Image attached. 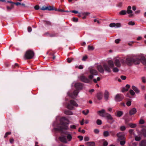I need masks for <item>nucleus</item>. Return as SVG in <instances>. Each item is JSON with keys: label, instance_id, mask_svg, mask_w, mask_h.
I'll use <instances>...</instances> for the list:
<instances>
[{"label": "nucleus", "instance_id": "1", "mask_svg": "<svg viewBox=\"0 0 146 146\" xmlns=\"http://www.w3.org/2000/svg\"><path fill=\"white\" fill-rule=\"evenodd\" d=\"M141 61L142 64L146 66V58L144 57H141V59L139 57H128L126 58L125 62L128 66H131L133 64H139Z\"/></svg>", "mask_w": 146, "mask_h": 146}, {"label": "nucleus", "instance_id": "2", "mask_svg": "<svg viewBox=\"0 0 146 146\" xmlns=\"http://www.w3.org/2000/svg\"><path fill=\"white\" fill-rule=\"evenodd\" d=\"M108 62L109 66L106 64H104L103 66L101 65L98 66L97 69L99 72L102 73H104V70L107 72L110 73L111 72L110 68H113L114 67L113 62L112 60H109Z\"/></svg>", "mask_w": 146, "mask_h": 146}, {"label": "nucleus", "instance_id": "3", "mask_svg": "<svg viewBox=\"0 0 146 146\" xmlns=\"http://www.w3.org/2000/svg\"><path fill=\"white\" fill-rule=\"evenodd\" d=\"M34 55V53L32 50H27L25 54V57L27 59H32Z\"/></svg>", "mask_w": 146, "mask_h": 146}, {"label": "nucleus", "instance_id": "4", "mask_svg": "<svg viewBox=\"0 0 146 146\" xmlns=\"http://www.w3.org/2000/svg\"><path fill=\"white\" fill-rule=\"evenodd\" d=\"M65 119V118L64 117H63L62 119V121L61 122V126L58 128V129L59 130H66L68 129V123H66L62 122V121Z\"/></svg>", "mask_w": 146, "mask_h": 146}, {"label": "nucleus", "instance_id": "5", "mask_svg": "<svg viewBox=\"0 0 146 146\" xmlns=\"http://www.w3.org/2000/svg\"><path fill=\"white\" fill-rule=\"evenodd\" d=\"M90 72L92 74L89 76V78L90 79H92L93 78V75H96L98 74L97 71L96 70L92 68H91L90 69Z\"/></svg>", "mask_w": 146, "mask_h": 146}, {"label": "nucleus", "instance_id": "6", "mask_svg": "<svg viewBox=\"0 0 146 146\" xmlns=\"http://www.w3.org/2000/svg\"><path fill=\"white\" fill-rule=\"evenodd\" d=\"M74 86L77 90H81L83 88V85L81 83L76 82L74 84Z\"/></svg>", "mask_w": 146, "mask_h": 146}, {"label": "nucleus", "instance_id": "7", "mask_svg": "<svg viewBox=\"0 0 146 146\" xmlns=\"http://www.w3.org/2000/svg\"><path fill=\"white\" fill-rule=\"evenodd\" d=\"M123 98V96L120 94H117L115 97V100L116 102H119Z\"/></svg>", "mask_w": 146, "mask_h": 146}, {"label": "nucleus", "instance_id": "8", "mask_svg": "<svg viewBox=\"0 0 146 146\" xmlns=\"http://www.w3.org/2000/svg\"><path fill=\"white\" fill-rule=\"evenodd\" d=\"M78 94V92H70L68 93V94L69 96L72 98H74L76 97Z\"/></svg>", "mask_w": 146, "mask_h": 146}, {"label": "nucleus", "instance_id": "9", "mask_svg": "<svg viewBox=\"0 0 146 146\" xmlns=\"http://www.w3.org/2000/svg\"><path fill=\"white\" fill-rule=\"evenodd\" d=\"M97 113L100 116L104 117L105 113H106V112L105 110L102 109L98 111Z\"/></svg>", "mask_w": 146, "mask_h": 146}, {"label": "nucleus", "instance_id": "10", "mask_svg": "<svg viewBox=\"0 0 146 146\" xmlns=\"http://www.w3.org/2000/svg\"><path fill=\"white\" fill-rule=\"evenodd\" d=\"M104 117H106L107 120L112 121H114L111 115L107 113H105V115H104Z\"/></svg>", "mask_w": 146, "mask_h": 146}, {"label": "nucleus", "instance_id": "11", "mask_svg": "<svg viewBox=\"0 0 146 146\" xmlns=\"http://www.w3.org/2000/svg\"><path fill=\"white\" fill-rule=\"evenodd\" d=\"M80 79L82 81L84 82L88 83L90 81L88 79L83 76H81Z\"/></svg>", "mask_w": 146, "mask_h": 146}, {"label": "nucleus", "instance_id": "12", "mask_svg": "<svg viewBox=\"0 0 146 146\" xmlns=\"http://www.w3.org/2000/svg\"><path fill=\"white\" fill-rule=\"evenodd\" d=\"M122 60L121 59L120 61L117 59H116L114 61V63L115 65L118 67H119L121 66L120 62H123Z\"/></svg>", "mask_w": 146, "mask_h": 146}, {"label": "nucleus", "instance_id": "13", "mask_svg": "<svg viewBox=\"0 0 146 146\" xmlns=\"http://www.w3.org/2000/svg\"><path fill=\"white\" fill-rule=\"evenodd\" d=\"M109 26L111 27H121V24L119 23H111L110 24Z\"/></svg>", "mask_w": 146, "mask_h": 146}, {"label": "nucleus", "instance_id": "14", "mask_svg": "<svg viewBox=\"0 0 146 146\" xmlns=\"http://www.w3.org/2000/svg\"><path fill=\"white\" fill-rule=\"evenodd\" d=\"M59 139L60 141L63 143H67V140L65 137L64 136L59 137Z\"/></svg>", "mask_w": 146, "mask_h": 146}, {"label": "nucleus", "instance_id": "15", "mask_svg": "<svg viewBox=\"0 0 146 146\" xmlns=\"http://www.w3.org/2000/svg\"><path fill=\"white\" fill-rule=\"evenodd\" d=\"M137 112V110L136 108H133L131 109L129 112L130 115H132L135 114Z\"/></svg>", "mask_w": 146, "mask_h": 146}, {"label": "nucleus", "instance_id": "16", "mask_svg": "<svg viewBox=\"0 0 146 146\" xmlns=\"http://www.w3.org/2000/svg\"><path fill=\"white\" fill-rule=\"evenodd\" d=\"M117 135L121 139H124V135L122 133L119 132L117 133Z\"/></svg>", "mask_w": 146, "mask_h": 146}, {"label": "nucleus", "instance_id": "17", "mask_svg": "<svg viewBox=\"0 0 146 146\" xmlns=\"http://www.w3.org/2000/svg\"><path fill=\"white\" fill-rule=\"evenodd\" d=\"M125 87H125L123 88L121 91H128L130 87V86L129 85L127 84L125 86Z\"/></svg>", "mask_w": 146, "mask_h": 146}, {"label": "nucleus", "instance_id": "18", "mask_svg": "<svg viewBox=\"0 0 146 146\" xmlns=\"http://www.w3.org/2000/svg\"><path fill=\"white\" fill-rule=\"evenodd\" d=\"M109 93L108 92H106L104 94V98L106 101L108 99Z\"/></svg>", "mask_w": 146, "mask_h": 146}, {"label": "nucleus", "instance_id": "19", "mask_svg": "<svg viewBox=\"0 0 146 146\" xmlns=\"http://www.w3.org/2000/svg\"><path fill=\"white\" fill-rule=\"evenodd\" d=\"M86 145L87 146H94L95 145V143L94 142H89L86 143Z\"/></svg>", "mask_w": 146, "mask_h": 146}, {"label": "nucleus", "instance_id": "20", "mask_svg": "<svg viewBox=\"0 0 146 146\" xmlns=\"http://www.w3.org/2000/svg\"><path fill=\"white\" fill-rule=\"evenodd\" d=\"M67 135L66 136L67 140V141H70L72 138V135L69 134H67Z\"/></svg>", "mask_w": 146, "mask_h": 146}, {"label": "nucleus", "instance_id": "21", "mask_svg": "<svg viewBox=\"0 0 146 146\" xmlns=\"http://www.w3.org/2000/svg\"><path fill=\"white\" fill-rule=\"evenodd\" d=\"M70 104L72 105L73 106H75L76 107L78 106V104L76 103V102L73 100H71L70 101Z\"/></svg>", "mask_w": 146, "mask_h": 146}, {"label": "nucleus", "instance_id": "22", "mask_svg": "<svg viewBox=\"0 0 146 146\" xmlns=\"http://www.w3.org/2000/svg\"><path fill=\"white\" fill-rule=\"evenodd\" d=\"M131 7L130 6H129L127 8V13L128 14L132 13L133 12L131 10Z\"/></svg>", "mask_w": 146, "mask_h": 146}, {"label": "nucleus", "instance_id": "23", "mask_svg": "<svg viewBox=\"0 0 146 146\" xmlns=\"http://www.w3.org/2000/svg\"><path fill=\"white\" fill-rule=\"evenodd\" d=\"M97 97L98 100H101L102 98V95L101 93H98L97 95Z\"/></svg>", "mask_w": 146, "mask_h": 146}, {"label": "nucleus", "instance_id": "24", "mask_svg": "<svg viewBox=\"0 0 146 146\" xmlns=\"http://www.w3.org/2000/svg\"><path fill=\"white\" fill-rule=\"evenodd\" d=\"M135 94L134 92H128L127 95V97L131 98L130 95L132 96H133Z\"/></svg>", "mask_w": 146, "mask_h": 146}, {"label": "nucleus", "instance_id": "25", "mask_svg": "<svg viewBox=\"0 0 146 146\" xmlns=\"http://www.w3.org/2000/svg\"><path fill=\"white\" fill-rule=\"evenodd\" d=\"M116 113V116L117 117H119L122 115L123 113L121 111H117Z\"/></svg>", "mask_w": 146, "mask_h": 146}, {"label": "nucleus", "instance_id": "26", "mask_svg": "<svg viewBox=\"0 0 146 146\" xmlns=\"http://www.w3.org/2000/svg\"><path fill=\"white\" fill-rule=\"evenodd\" d=\"M129 125L132 128H134L135 127L137 126V125L136 124L133 123H130L129 124Z\"/></svg>", "mask_w": 146, "mask_h": 146}, {"label": "nucleus", "instance_id": "27", "mask_svg": "<svg viewBox=\"0 0 146 146\" xmlns=\"http://www.w3.org/2000/svg\"><path fill=\"white\" fill-rule=\"evenodd\" d=\"M47 10L49 11H51V10H55V8H54L53 6H49L47 7Z\"/></svg>", "mask_w": 146, "mask_h": 146}, {"label": "nucleus", "instance_id": "28", "mask_svg": "<svg viewBox=\"0 0 146 146\" xmlns=\"http://www.w3.org/2000/svg\"><path fill=\"white\" fill-rule=\"evenodd\" d=\"M131 88L134 91H139V90L138 88L136 86L133 85L132 86Z\"/></svg>", "mask_w": 146, "mask_h": 146}, {"label": "nucleus", "instance_id": "29", "mask_svg": "<svg viewBox=\"0 0 146 146\" xmlns=\"http://www.w3.org/2000/svg\"><path fill=\"white\" fill-rule=\"evenodd\" d=\"M103 135L104 137H107L110 135L108 131H104Z\"/></svg>", "mask_w": 146, "mask_h": 146}, {"label": "nucleus", "instance_id": "30", "mask_svg": "<svg viewBox=\"0 0 146 146\" xmlns=\"http://www.w3.org/2000/svg\"><path fill=\"white\" fill-rule=\"evenodd\" d=\"M126 11L125 10H122L119 13V14L121 15H126Z\"/></svg>", "mask_w": 146, "mask_h": 146}, {"label": "nucleus", "instance_id": "31", "mask_svg": "<svg viewBox=\"0 0 146 146\" xmlns=\"http://www.w3.org/2000/svg\"><path fill=\"white\" fill-rule=\"evenodd\" d=\"M67 108L70 110H72L73 108V106L70 103L67 105Z\"/></svg>", "mask_w": 146, "mask_h": 146}, {"label": "nucleus", "instance_id": "32", "mask_svg": "<svg viewBox=\"0 0 146 146\" xmlns=\"http://www.w3.org/2000/svg\"><path fill=\"white\" fill-rule=\"evenodd\" d=\"M65 113L68 115H72V112L69 110L65 111L64 112Z\"/></svg>", "mask_w": 146, "mask_h": 146}, {"label": "nucleus", "instance_id": "33", "mask_svg": "<svg viewBox=\"0 0 146 146\" xmlns=\"http://www.w3.org/2000/svg\"><path fill=\"white\" fill-rule=\"evenodd\" d=\"M129 132L131 135H135L133 131V130L130 129L129 130Z\"/></svg>", "mask_w": 146, "mask_h": 146}, {"label": "nucleus", "instance_id": "34", "mask_svg": "<svg viewBox=\"0 0 146 146\" xmlns=\"http://www.w3.org/2000/svg\"><path fill=\"white\" fill-rule=\"evenodd\" d=\"M89 112V111L88 110H87L86 111L83 110L82 111V113L85 115H87Z\"/></svg>", "mask_w": 146, "mask_h": 146}, {"label": "nucleus", "instance_id": "35", "mask_svg": "<svg viewBox=\"0 0 146 146\" xmlns=\"http://www.w3.org/2000/svg\"><path fill=\"white\" fill-rule=\"evenodd\" d=\"M113 71L114 72H117L119 71V69L117 67L113 68Z\"/></svg>", "mask_w": 146, "mask_h": 146}, {"label": "nucleus", "instance_id": "36", "mask_svg": "<svg viewBox=\"0 0 146 146\" xmlns=\"http://www.w3.org/2000/svg\"><path fill=\"white\" fill-rule=\"evenodd\" d=\"M120 129L121 131H124L125 130L126 127L124 126H122L120 127Z\"/></svg>", "mask_w": 146, "mask_h": 146}, {"label": "nucleus", "instance_id": "37", "mask_svg": "<svg viewBox=\"0 0 146 146\" xmlns=\"http://www.w3.org/2000/svg\"><path fill=\"white\" fill-rule=\"evenodd\" d=\"M96 123L98 125H100L102 123V121L100 119H97L96 121Z\"/></svg>", "mask_w": 146, "mask_h": 146}, {"label": "nucleus", "instance_id": "38", "mask_svg": "<svg viewBox=\"0 0 146 146\" xmlns=\"http://www.w3.org/2000/svg\"><path fill=\"white\" fill-rule=\"evenodd\" d=\"M141 80L142 82L143 83H145L146 82V78L143 76L141 78Z\"/></svg>", "mask_w": 146, "mask_h": 146}, {"label": "nucleus", "instance_id": "39", "mask_svg": "<svg viewBox=\"0 0 146 146\" xmlns=\"http://www.w3.org/2000/svg\"><path fill=\"white\" fill-rule=\"evenodd\" d=\"M88 48L89 50H93L94 49V47L90 45L88 46Z\"/></svg>", "mask_w": 146, "mask_h": 146}, {"label": "nucleus", "instance_id": "40", "mask_svg": "<svg viewBox=\"0 0 146 146\" xmlns=\"http://www.w3.org/2000/svg\"><path fill=\"white\" fill-rule=\"evenodd\" d=\"M11 134V132H8L6 133L4 135V137L5 138L7 137L8 135H10Z\"/></svg>", "mask_w": 146, "mask_h": 146}, {"label": "nucleus", "instance_id": "41", "mask_svg": "<svg viewBox=\"0 0 146 146\" xmlns=\"http://www.w3.org/2000/svg\"><path fill=\"white\" fill-rule=\"evenodd\" d=\"M49 36L50 37H54L56 36V34L55 33L50 34V35Z\"/></svg>", "mask_w": 146, "mask_h": 146}, {"label": "nucleus", "instance_id": "42", "mask_svg": "<svg viewBox=\"0 0 146 146\" xmlns=\"http://www.w3.org/2000/svg\"><path fill=\"white\" fill-rule=\"evenodd\" d=\"M44 22L47 25H51V23L49 21H44Z\"/></svg>", "mask_w": 146, "mask_h": 146}, {"label": "nucleus", "instance_id": "43", "mask_svg": "<svg viewBox=\"0 0 146 146\" xmlns=\"http://www.w3.org/2000/svg\"><path fill=\"white\" fill-rule=\"evenodd\" d=\"M47 7H45V6H44L40 8V9L42 10H47Z\"/></svg>", "mask_w": 146, "mask_h": 146}, {"label": "nucleus", "instance_id": "44", "mask_svg": "<svg viewBox=\"0 0 146 146\" xmlns=\"http://www.w3.org/2000/svg\"><path fill=\"white\" fill-rule=\"evenodd\" d=\"M135 139L136 141H139L141 139V137H140L135 136Z\"/></svg>", "mask_w": 146, "mask_h": 146}, {"label": "nucleus", "instance_id": "45", "mask_svg": "<svg viewBox=\"0 0 146 146\" xmlns=\"http://www.w3.org/2000/svg\"><path fill=\"white\" fill-rule=\"evenodd\" d=\"M144 122V121L143 119H141L139 122V123L141 124H143Z\"/></svg>", "mask_w": 146, "mask_h": 146}, {"label": "nucleus", "instance_id": "46", "mask_svg": "<svg viewBox=\"0 0 146 146\" xmlns=\"http://www.w3.org/2000/svg\"><path fill=\"white\" fill-rule=\"evenodd\" d=\"M128 24L129 25H135V23L134 22L132 21H129L128 23Z\"/></svg>", "mask_w": 146, "mask_h": 146}, {"label": "nucleus", "instance_id": "47", "mask_svg": "<svg viewBox=\"0 0 146 146\" xmlns=\"http://www.w3.org/2000/svg\"><path fill=\"white\" fill-rule=\"evenodd\" d=\"M73 60V58L70 59V58H68L67 59L68 62V63H70L71 62L72 60Z\"/></svg>", "mask_w": 146, "mask_h": 146}, {"label": "nucleus", "instance_id": "48", "mask_svg": "<svg viewBox=\"0 0 146 146\" xmlns=\"http://www.w3.org/2000/svg\"><path fill=\"white\" fill-rule=\"evenodd\" d=\"M120 39L119 38L116 39L115 40V42L117 44H118L119 43L120 41Z\"/></svg>", "mask_w": 146, "mask_h": 146}, {"label": "nucleus", "instance_id": "49", "mask_svg": "<svg viewBox=\"0 0 146 146\" xmlns=\"http://www.w3.org/2000/svg\"><path fill=\"white\" fill-rule=\"evenodd\" d=\"M12 9L9 6H7V10L8 11H11Z\"/></svg>", "mask_w": 146, "mask_h": 146}, {"label": "nucleus", "instance_id": "50", "mask_svg": "<svg viewBox=\"0 0 146 146\" xmlns=\"http://www.w3.org/2000/svg\"><path fill=\"white\" fill-rule=\"evenodd\" d=\"M72 19H73V21L74 22H77L78 21V19L77 18H76L75 17H73V18Z\"/></svg>", "mask_w": 146, "mask_h": 146}, {"label": "nucleus", "instance_id": "51", "mask_svg": "<svg viewBox=\"0 0 146 146\" xmlns=\"http://www.w3.org/2000/svg\"><path fill=\"white\" fill-rule=\"evenodd\" d=\"M121 78L123 80H125L126 78V77L125 76L122 75L120 76Z\"/></svg>", "mask_w": 146, "mask_h": 146}, {"label": "nucleus", "instance_id": "52", "mask_svg": "<svg viewBox=\"0 0 146 146\" xmlns=\"http://www.w3.org/2000/svg\"><path fill=\"white\" fill-rule=\"evenodd\" d=\"M35 9L36 10H38L40 8L39 6L38 5H36L34 7Z\"/></svg>", "mask_w": 146, "mask_h": 146}, {"label": "nucleus", "instance_id": "53", "mask_svg": "<svg viewBox=\"0 0 146 146\" xmlns=\"http://www.w3.org/2000/svg\"><path fill=\"white\" fill-rule=\"evenodd\" d=\"M84 140L85 141H87L89 140V138L88 137H85L84 138Z\"/></svg>", "mask_w": 146, "mask_h": 146}, {"label": "nucleus", "instance_id": "54", "mask_svg": "<svg viewBox=\"0 0 146 146\" xmlns=\"http://www.w3.org/2000/svg\"><path fill=\"white\" fill-rule=\"evenodd\" d=\"M87 56H85L83 57L82 59V61H85L87 58Z\"/></svg>", "mask_w": 146, "mask_h": 146}, {"label": "nucleus", "instance_id": "55", "mask_svg": "<svg viewBox=\"0 0 146 146\" xmlns=\"http://www.w3.org/2000/svg\"><path fill=\"white\" fill-rule=\"evenodd\" d=\"M94 132L95 133L98 134L99 133V131L98 129H96L94 130Z\"/></svg>", "mask_w": 146, "mask_h": 146}, {"label": "nucleus", "instance_id": "56", "mask_svg": "<svg viewBox=\"0 0 146 146\" xmlns=\"http://www.w3.org/2000/svg\"><path fill=\"white\" fill-rule=\"evenodd\" d=\"M131 104V102L130 101H128L127 102L126 105L128 106H130Z\"/></svg>", "mask_w": 146, "mask_h": 146}, {"label": "nucleus", "instance_id": "57", "mask_svg": "<svg viewBox=\"0 0 146 146\" xmlns=\"http://www.w3.org/2000/svg\"><path fill=\"white\" fill-rule=\"evenodd\" d=\"M70 127L72 129H75L76 128V126L74 125H70Z\"/></svg>", "mask_w": 146, "mask_h": 146}, {"label": "nucleus", "instance_id": "58", "mask_svg": "<svg viewBox=\"0 0 146 146\" xmlns=\"http://www.w3.org/2000/svg\"><path fill=\"white\" fill-rule=\"evenodd\" d=\"M32 29L31 27H28V32H31L32 31Z\"/></svg>", "mask_w": 146, "mask_h": 146}, {"label": "nucleus", "instance_id": "59", "mask_svg": "<svg viewBox=\"0 0 146 146\" xmlns=\"http://www.w3.org/2000/svg\"><path fill=\"white\" fill-rule=\"evenodd\" d=\"M55 11H60V12H64V11L62 9H55Z\"/></svg>", "mask_w": 146, "mask_h": 146}, {"label": "nucleus", "instance_id": "60", "mask_svg": "<svg viewBox=\"0 0 146 146\" xmlns=\"http://www.w3.org/2000/svg\"><path fill=\"white\" fill-rule=\"evenodd\" d=\"M141 88L142 90H144L145 88V87L143 85H141Z\"/></svg>", "mask_w": 146, "mask_h": 146}, {"label": "nucleus", "instance_id": "61", "mask_svg": "<svg viewBox=\"0 0 146 146\" xmlns=\"http://www.w3.org/2000/svg\"><path fill=\"white\" fill-rule=\"evenodd\" d=\"M78 137V138L80 139V141H82V140L83 138V137L82 136H79Z\"/></svg>", "mask_w": 146, "mask_h": 146}, {"label": "nucleus", "instance_id": "62", "mask_svg": "<svg viewBox=\"0 0 146 146\" xmlns=\"http://www.w3.org/2000/svg\"><path fill=\"white\" fill-rule=\"evenodd\" d=\"M9 141H10V142L11 143H13L14 140L13 138H11L10 139Z\"/></svg>", "mask_w": 146, "mask_h": 146}, {"label": "nucleus", "instance_id": "63", "mask_svg": "<svg viewBox=\"0 0 146 146\" xmlns=\"http://www.w3.org/2000/svg\"><path fill=\"white\" fill-rule=\"evenodd\" d=\"M14 4L16 5L17 6H18L19 5H21V3L19 2H14Z\"/></svg>", "mask_w": 146, "mask_h": 146}, {"label": "nucleus", "instance_id": "64", "mask_svg": "<svg viewBox=\"0 0 146 146\" xmlns=\"http://www.w3.org/2000/svg\"><path fill=\"white\" fill-rule=\"evenodd\" d=\"M108 145V143L107 141H105L104 142V146H107Z\"/></svg>", "mask_w": 146, "mask_h": 146}]
</instances>
